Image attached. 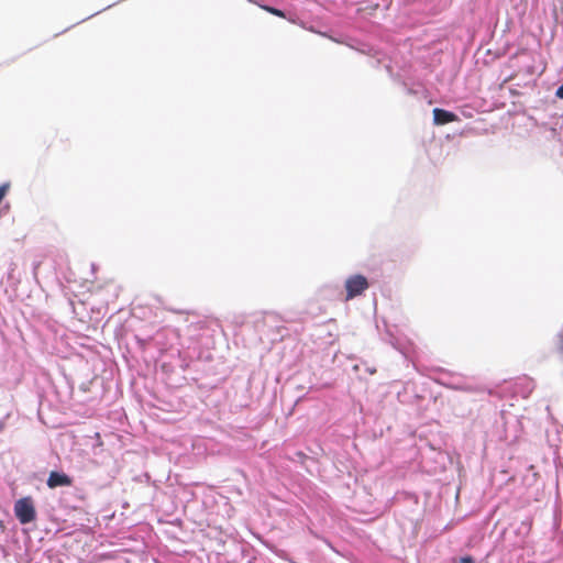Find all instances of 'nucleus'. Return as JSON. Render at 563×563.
Returning <instances> with one entry per match:
<instances>
[{
  "label": "nucleus",
  "instance_id": "nucleus-4",
  "mask_svg": "<svg viewBox=\"0 0 563 563\" xmlns=\"http://www.w3.org/2000/svg\"><path fill=\"white\" fill-rule=\"evenodd\" d=\"M457 120V115L444 109H433V121L438 125L451 123Z\"/></svg>",
  "mask_w": 563,
  "mask_h": 563
},
{
  "label": "nucleus",
  "instance_id": "nucleus-5",
  "mask_svg": "<svg viewBox=\"0 0 563 563\" xmlns=\"http://www.w3.org/2000/svg\"><path fill=\"white\" fill-rule=\"evenodd\" d=\"M549 351L559 354L563 352V329L551 338L549 342Z\"/></svg>",
  "mask_w": 563,
  "mask_h": 563
},
{
  "label": "nucleus",
  "instance_id": "nucleus-6",
  "mask_svg": "<svg viewBox=\"0 0 563 563\" xmlns=\"http://www.w3.org/2000/svg\"><path fill=\"white\" fill-rule=\"evenodd\" d=\"M266 12L273 14V15H276V16H279V18H286L285 15V12L277 9V8H274V7H269V5H263L262 7Z\"/></svg>",
  "mask_w": 563,
  "mask_h": 563
},
{
  "label": "nucleus",
  "instance_id": "nucleus-1",
  "mask_svg": "<svg viewBox=\"0 0 563 563\" xmlns=\"http://www.w3.org/2000/svg\"><path fill=\"white\" fill-rule=\"evenodd\" d=\"M15 517L22 525L32 522L36 517L35 507L31 497H23L14 504Z\"/></svg>",
  "mask_w": 563,
  "mask_h": 563
},
{
  "label": "nucleus",
  "instance_id": "nucleus-8",
  "mask_svg": "<svg viewBox=\"0 0 563 563\" xmlns=\"http://www.w3.org/2000/svg\"><path fill=\"white\" fill-rule=\"evenodd\" d=\"M555 96L560 99H563V84L558 88Z\"/></svg>",
  "mask_w": 563,
  "mask_h": 563
},
{
  "label": "nucleus",
  "instance_id": "nucleus-3",
  "mask_svg": "<svg viewBox=\"0 0 563 563\" xmlns=\"http://www.w3.org/2000/svg\"><path fill=\"white\" fill-rule=\"evenodd\" d=\"M73 484L71 477L65 473L51 472L47 478V486L49 488H56L59 486H70Z\"/></svg>",
  "mask_w": 563,
  "mask_h": 563
},
{
  "label": "nucleus",
  "instance_id": "nucleus-9",
  "mask_svg": "<svg viewBox=\"0 0 563 563\" xmlns=\"http://www.w3.org/2000/svg\"><path fill=\"white\" fill-rule=\"evenodd\" d=\"M95 435L98 440H100V434L98 432Z\"/></svg>",
  "mask_w": 563,
  "mask_h": 563
},
{
  "label": "nucleus",
  "instance_id": "nucleus-7",
  "mask_svg": "<svg viewBox=\"0 0 563 563\" xmlns=\"http://www.w3.org/2000/svg\"><path fill=\"white\" fill-rule=\"evenodd\" d=\"M460 561H461V563H474L473 558H472V556H470V555H466V556L461 558V560H460Z\"/></svg>",
  "mask_w": 563,
  "mask_h": 563
},
{
  "label": "nucleus",
  "instance_id": "nucleus-2",
  "mask_svg": "<svg viewBox=\"0 0 563 563\" xmlns=\"http://www.w3.org/2000/svg\"><path fill=\"white\" fill-rule=\"evenodd\" d=\"M346 300L360 296L368 288L367 279L363 275H353L345 282Z\"/></svg>",
  "mask_w": 563,
  "mask_h": 563
}]
</instances>
